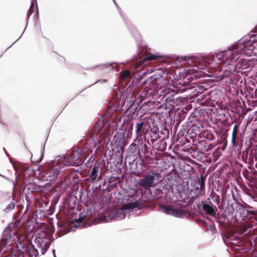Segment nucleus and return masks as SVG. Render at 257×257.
<instances>
[{"label": "nucleus", "mask_w": 257, "mask_h": 257, "mask_svg": "<svg viewBox=\"0 0 257 257\" xmlns=\"http://www.w3.org/2000/svg\"><path fill=\"white\" fill-rule=\"evenodd\" d=\"M241 55L257 56V34L251 32L247 37L240 40L238 43L216 55L215 59L227 63L237 60Z\"/></svg>", "instance_id": "nucleus-1"}, {"label": "nucleus", "mask_w": 257, "mask_h": 257, "mask_svg": "<svg viewBox=\"0 0 257 257\" xmlns=\"http://www.w3.org/2000/svg\"><path fill=\"white\" fill-rule=\"evenodd\" d=\"M148 81L149 83V85L140 94V101L142 102L148 100V101L154 102L160 97H162L161 100H162L172 90L171 88L162 85V83L166 81L165 77L163 75L151 76Z\"/></svg>", "instance_id": "nucleus-2"}, {"label": "nucleus", "mask_w": 257, "mask_h": 257, "mask_svg": "<svg viewBox=\"0 0 257 257\" xmlns=\"http://www.w3.org/2000/svg\"><path fill=\"white\" fill-rule=\"evenodd\" d=\"M54 230L52 227L47 228L37 232L35 236H33L36 245L31 243L27 247V252L30 257H38L39 253L43 255L47 252L54 240L53 237Z\"/></svg>", "instance_id": "nucleus-3"}, {"label": "nucleus", "mask_w": 257, "mask_h": 257, "mask_svg": "<svg viewBox=\"0 0 257 257\" xmlns=\"http://www.w3.org/2000/svg\"><path fill=\"white\" fill-rule=\"evenodd\" d=\"M59 159L52 160L47 165L46 169L44 172V176L47 181L52 183L56 182L57 180L58 175L66 167L65 165L63 164L62 157H58Z\"/></svg>", "instance_id": "nucleus-4"}, {"label": "nucleus", "mask_w": 257, "mask_h": 257, "mask_svg": "<svg viewBox=\"0 0 257 257\" xmlns=\"http://www.w3.org/2000/svg\"><path fill=\"white\" fill-rule=\"evenodd\" d=\"M59 159L52 160L47 165L46 169L44 172V176L47 181L52 183L56 182L57 180L58 175L66 167L65 165L63 164L62 157H58Z\"/></svg>", "instance_id": "nucleus-5"}, {"label": "nucleus", "mask_w": 257, "mask_h": 257, "mask_svg": "<svg viewBox=\"0 0 257 257\" xmlns=\"http://www.w3.org/2000/svg\"><path fill=\"white\" fill-rule=\"evenodd\" d=\"M108 124L105 121L104 116H102L98 118L93 127V134L96 135V139L100 140V146L108 144L109 142L108 136L110 131L108 128Z\"/></svg>", "instance_id": "nucleus-6"}, {"label": "nucleus", "mask_w": 257, "mask_h": 257, "mask_svg": "<svg viewBox=\"0 0 257 257\" xmlns=\"http://www.w3.org/2000/svg\"><path fill=\"white\" fill-rule=\"evenodd\" d=\"M163 57L162 55L147 53L146 51L140 49L138 55L135 57L136 60H134L132 64L136 69H138L142 64L146 65L147 63L152 60H158L159 58Z\"/></svg>", "instance_id": "nucleus-7"}, {"label": "nucleus", "mask_w": 257, "mask_h": 257, "mask_svg": "<svg viewBox=\"0 0 257 257\" xmlns=\"http://www.w3.org/2000/svg\"><path fill=\"white\" fill-rule=\"evenodd\" d=\"M62 160L66 167L79 166L83 163L81 151L78 148L74 149L69 156L62 158Z\"/></svg>", "instance_id": "nucleus-8"}, {"label": "nucleus", "mask_w": 257, "mask_h": 257, "mask_svg": "<svg viewBox=\"0 0 257 257\" xmlns=\"http://www.w3.org/2000/svg\"><path fill=\"white\" fill-rule=\"evenodd\" d=\"M224 51H222L221 52H220L219 53H216L215 55L213 56V61L216 63V64H218L220 66H223L225 67H227L228 66V68H227L225 70L226 71H229L230 73L234 72L235 71L237 68H238V69H245L247 68V62L245 60H243V61L241 62L240 61L242 60V59H240L239 61L236 63V60L231 62L229 63H227L225 62V60H221V62H220L218 60H216L215 58L216 56V55L218 54H220L222 52H223Z\"/></svg>", "instance_id": "nucleus-9"}, {"label": "nucleus", "mask_w": 257, "mask_h": 257, "mask_svg": "<svg viewBox=\"0 0 257 257\" xmlns=\"http://www.w3.org/2000/svg\"><path fill=\"white\" fill-rule=\"evenodd\" d=\"M146 101L144 102L142 105H140V101L138 100H135L133 103L131 104L127 110L128 115L130 118L132 119L136 118L138 116V113L141 108L145 105H147L148 103L151 102L148 101V100H145Z\"/></svg>", "instance_id": "nucleus-10"}, {"label": "nucleus", "mask_w": 257, "mask_h": 257, "mask_svg": "<svg viewBox=\"0 0 257 257\" xmlns=\"http://www.w3.org/2000/svg\"><path fill=\"white\" fill-rule=\"evenodd\" d=\"M150 128L149 118L147 117L140 119L137 122L135 133L137 136L141 135V133H147Z\"/></svg>", "instance_id": "nucleus-11"}, {"label": "nucleus", "mask_w": 257, "mask_h": 257, "mask_svg": "<svg viewBox=\"0 0 257 257\" xmlns=\"http://www.w3.org/2000/svg\"><path fill=\"white\" fill-rule=\"evenodd\" d=\"M159 175V174L157 171H153L152 175H146L144 178H141L139 181V184L145 189L151 188L154 185L155 177Z\"/></svg>", "instance_id": "nucleus-12"}, {"label": "nucleus", "mask_w": 257, "mask_h": 257, "mask_svg": "<svg viewBox=\"0 0 257 257\" xmlns=\"http://www.w3.org/2000/svg\"><path fill=\"white\" fill-rule=\"evenodd\" d=\"M12 241L10 234V230H5L3 232V237L0 240V252H6Z\"/></svg>", "instance_id": "nucleus-13"}, {"label": "nucleus", "mask_w": 257, "mask_h": 257, "mask_svg": "<svg viewBox=\"0 0 257 257\" xmlns=\"http://www.w3.org/2000/svg\"><path fill=\"white\" fill-rule=\"evenodd\" d=\"M161 209L162 211L167 215L178 218H182L183 216V212L181 210L175 208L170 205H162Z\"/></svg>", "instance_id": "nucleus-14"}, {"label": "nucleus", "mask_w": 257, "mask_h": 257, "mask_svg": "<svg viewBox=\"0 0 257 257\" xmlns=\"http://www.w3.org/2000/svg\"><path fill=\"white\" fill-rule=\"evenodd\" d=\"M100 162H96L93 166L89 175V179L93 183H95L99 181L101 177Z\"/></svg>", "instance_id": "nucleus-15"}, {"label": "nucleus", "mask_w": 257, "mask_h": 257, "mask_svg": "<svg viewBox=\"0 0 257 257\" xmlns=\"http://www.w3.org/2000/svg\"><path fill=\"white\" fill-rule=\"evenodd\" d=\"M75 173L73 172H69L68 174L66 175L64 177L63 179L59 181V187L62 189H66L69 187L71 184H76V182H74L75 180Z\"/></svg>", "instance_id": "nucleus-16"}, {"label": "nucleus", "mask_w": 257, "mask_h": 257, "mask_svg": "<svg viewBox=\"0 0 257 257\" xmlns=\"http://www.w3.org/2000/svg\"><path fill=\"white\" fill-rule=\"evenodd\" d=\"M69 225H72L75 227H76V225L73 223H71L70 224L69 222L64 221H60L58 222L57 225L59 229L57 230V233L59 237L62 236L72 230L71 228L68 227Z\"/></svg>", "instance_id": "nucleus-17"}, {"label": "nucleus", "mask_w": 257, "mask_h": 257, "mask_svg": "<svg viewBox=\"0 0 257 257\" xmlns=\"http://www.w3.org/2000/svg\"><path fill=\"white\" fill-rule=\"evenodd\" d=\"M125 209H123L122 207L121 208L118 209H115L111 212H110L107 218L105 219L107 220H120L124 218L126 216V213Z\"/></svg>", "instance_id": "nucleus-18"}, {"label": "nucleus", "mask_w": 257, "mask_h": 257, "mask_svg": "<svg viewBox=\"0 0 257 257\" xmlns=\"http://www.w3.org/2000/svg\"><path fill=\"white\" fill-rule=\"evenodd\" d=\"M210 200V199L208 198L206 203L203 204L202 210L206 214L214 216L216 214L217 207L211 200L209 201Z\"/></svg>", "instance_id": "nucleus-19"}, {"label": "nucleus", "mask_w": 257, "mask_h": 257, "mask_svg": "<svg viewBox=\"0 0 257 257\" xmlns=\"http://www.w3.org/2000/svg\"><path fill=\"white\" fill-rule=\"evenodd\" d=\"M203 128V125L200 122H197L192 124L191 126L188 129L187 133L191 135L194 134L195 136L202 134L201 129Z\"/></svg>", "instance_id": "nucleus-20"}, {"label": "nucleus", "mask_w": 257, "mask_h": 257, "mask_svg": "<svg viewBox=\"0 0 257 257\" xmlns=\"http://www.w3.org/2000/svg\"><path fill=\"white\" fill-rule=\"evenodd\" d=\"M194 145L195 146L196 150L200 151H208L210 150L209 146L207 145L205 140L202 139L199 140V139L195 140L193 141Z\"/></svg>", "instance_id": "nucleus-21"}, {"label": "nucleus", "mask_w": 257, "mask_h": 257, "mask_svg": "<svg viewBox=\"0 0 257 257\" xmlns=\"http://www.w3.org/2000/svg\"><path fill=\"white\" fill-rule=\"evenodd\" d=\"M142 204L140 202V201L136 200L133 202H130L124 204L122 208L125 209L126 211V214L129 213V210H132V209L138 208V209H141L142 207Z\"/></svg>", "instance_id": "nucleus-22"}, {"label": "nucleus", "mask_w": 257, "mask_h": 257, "mask_svg": "<svg viewBox=\"0 0 257 257\" xmlns=\"http://www.w3.org/2000/svg\"><path fill=\"white\" fill-rule=\"evenodd\" d=\"M204 188L200 187L199 185L192 183L190 185V194L192 198H198L201 195V191Z\"/></svg>", "instance_id": "nucleus-23"}, {"label": "nucleus", "mask_w": 257, "mask_h": 257, "mask_svg": "<svg viewBox=\"0 0 257 257\" xmlns=\"http://www.w3.org/2000/svg\"><path fill=\"white\" fill-rule=\"evenodd\" d=\"M241 142L240 135L239 134H232L231 137V144L233 148L238 149L240 147Z\"/></svg>", "instance_id": "nucleus-24"}, {"label": "nucleus", "mask_w": 257, "mask_h": 257, "mask_svg": "<svg viewBox=\"0 0 257 257\" xmlns=\"http://www.w3.org/2000/svg\"><path fill=\"white\" fill-rule=\"evenodd\" d=\"M176 99L177 98L175 97V91L172 90L168 95L165 96V98H164L162 101H164L168 104L173 105V102H175Z\"/></svg>", "instance_id": "nucleus-25"}, {"label": "nucleus", "mask_w": 257, "mask_h": 257, "mask_svg": "<svg viewBox=\"0 0 257 257\" xmlns=\"http://www.w3.org/2000/svg\"><path fill=\"white\" fill-rule=\"evenodd\" d=\"M207 175L204 173H201L200 176L198 178V183L196 184L199 185L202 188H205V181Z\"/></svg>", "instance_id": "nucleus-26"}, {"label": "nucleus", "mask_w": 257, "mask_h": 257, "mask_svg": "<svg viewBox=\"0 0 257 257\" xmlns=\"http://www.w3.org/2000/svg\"><path fill=\"white\" fill-rule=\"evenodd\" d=\"M77 198L75 196H71L68 198V203L71 208H74L77 204Z\"/></svg>", "instance_id": "nucleus-27"}, {"label": "nucleus", "mask_w": 257, "mask_h": 257, "mask_svg": "<svg viewBox=\"0 0 257 257\" xmlns=\"http://www.w3.org/2000/svg\"><path fill=\"white\" fill-rule=\"evenodd\" d=\"M202 137L208 141H212L214 139V136L210 131H206L201 134Z\"/></svg>", "instance_id": "nucleus-28"}, {"label": "nucleus", "mask_w": 257, "mask_h": 257, "mask_svg": "<svg viewBox=\"0 0 257 257\" xmlns=\"http://www.w3.org/2000/svg\"><path fill=\"white\" fill-rule=\"evenodd\" d=\"M194 57L192 56H181L180 58V60L181 62H189L190 61L191 62H193V60L194 59Z\"/></svg>", "instance_id": "nucleus-29"}, {"label": "nucleus", "mask_w": 257, "mask_h": 257, "mask_svg": "<svg viewBox=\"0 0 257 257\" xmlns=\"http://www.w3.org/2000/svg\"><path fill=\"white\" fill-rule=\"evenodd\" d=\"M249 173H250L251 179L250 181H248L252 182L257 178V171L254 169H251V170L250 171Z\"/></svg>", "instance_id": "nucleus-30"}, {"label": "nucleus", "mask_w": 257, "mask_h": 257, "mask_svg": "<svg viewBox=\"0 0 257 257\" xmlns=\"http://www.w3.org/2000/svg\"><path fill=\"white\" fill-rule=\"evenodd\" d=\"M243 191H244L245 193L248 195L249 196L251 197L252 198H254V194L251 192V191L245 185L243 186L241 188Z\"/></svg>", "instance_id": "nucleus-31"}, {"label": "nucleus", "mask_w": 257, "mask_h": 257, "mask_svg": "<svg viewBox=\"0 0 257 257\" xmlns=\"http://www.w3.org/2000/svg\"><path fill=\"white\" fill-rule=\"evenodd\" d=\"M249 172L250 171L246 169H244L242 171L243 175L247 181H250L251 179L250 173Z\"/></svg>", "instance_id": "nucleus-32"}, {"label": "nucleus", "mask_w": 257, "mask_h": 257, "mask_svg": "<svg viewBox=\"0 0 257 257\" xmlns=\"http://www.w3.org/2000/svg\"><path fill=\"white\" fill-rule=\"evenodd\" d=\"M15 206H16L15 202L12 201L10 203H9L7 205V206L6 207L4 211L8 212L10 211V210L14 209L15 207Z\"/></svg>", "instance_id": "nucleus-33"}, {"label": "nucleus", "mask_w": 257, "mask_h": 257, "mask_svg": "<svg viewBox=\"0 0 257 257\" xmlns=\"http://www.w3.org/2000/svg\"><path fill=\"white\" fill-rule=\"evenodd\" d=\"M213 202L219 207L220 198L218 196L213 195L211 199Z\"/></svg>", "instance_id": "nucleus-34"}, {"label": "nucleus", "mask_w": 257, "mask_h": 257, "mask_svg": "<svg viewBox=\"0 0 257 257\" xmlns=\"http://www.w3.org/2000/svg\"><path fill=\"white\" fill-rule=\"evenodd\" d=\"M131 76V73L129 71H122L120 73V76L122 79H125L130 77Z\"/></svg>", "instance_id": "nucleus-35"}, {"label": "nucleus", "mask_w": 257, "mask_h": 257, "mask_svg": "<svg viewBox=\"0 0 257 257\" xmlns=\"http://www.w3.org/2000/svg\"><path fill=\"white\" fill-rule=\"evenodd\" d=\"M188 119L189 120L190 122H192L193 121H195L198 119V117L196 115V113L195 112H192L191 115H190V117H189Z\"/></svg>", "instance_id": "nucleus-36"}, {"label": "nucleus", "mask_w": 257, "mask_h": 257, "mask_svg": "<svg viewBox=\"0 0 257 257\" xmlns=\"http://www.w3.org/2000/svg\"><path fill=\"white\" fill-rule=\"evenodd\" d=\"M151 141L152 143H154V142L157 141V140L159 139V135H158V134H152L151 135Z\"/></svg>", "instance_id": "nucleus-37"}, {"label": "nucleus", "mask_w": 257, "mask_h": 257, "mask_svg": "<svg viewBox=\"0 0 257 257\" xmlns=\"http://www.w3.org/2000/svg\"><path fill=\"white\" fill-rule=\"evenodd\" d=\"M184 70L188 74H193L196 71V70L194 68H191L190 67L185 69Z\"/></svg>", "instance_id": "nucleus-38"}, {"label": "nucleus", "mask_w": 257, "mask_h": 257, "mask_svg": "<svg viewBox=\"0 0 257 257\" xmlns=\"http://www.w3.org/2000/svg\"><path fill=\"white\" fill-rule=\"evenodd\" d=\"M239 124H235L233 126L232 134H238Z\"/></svg>", "instance_id": "nucleus-39"}, {"label": "nucleus", "mask_w": 257, "mask_h": 257, "mask_svg": "<svg viewBox=\"0 0 257 257\" xmlns=\"http://www.w3.org/2000/svg\"><path fill=\"white\" fill-rule=\"evenodd\" d=\"M34 7H30L29 8V17L30 16V15H31L34 13Z\"/></svg>", "instance_id": "nucleus-40"}, {"label": "nucleus", "mask_w": 257, "mask_h": 257, "mask_svg": "<svg viewBox=\"0 0 257 257\" xmlns=\"http://www.w3.org/2000/svg\"><path fill=\"white\" fill-rule=\"evenodd\" d=\"M147 147V145L146 144L144 145L143 148H141V152L143 153H146V149Z\"/></svg>", "instance_id": "nucleus-41"}, {"label": "nucleus", "mask_w": 257, "mask_h": 257, "mask_svg": "<svg viewBox=\"0 0 257 257\" xmlns=\"http://www.w3.org/2000/svg\"><path fill=\"white\" fill-rule=\"evenodd\" d=\"M112 1H113L114 4V5H115V7L117 8V9H118V10L119 11V13L120 14V15H121V17H123V16H122V14H121V12H120V9H119V8L118 6V5H117V4L116 3V2H115V1L114 0H112Z\"/></svg>", "instance_id": "nucleus-42"}, {"label": "nucleus", "mask_w": 257, "mask_h": 257, "mask_svg": "<svg viewBox=\"0 0 257 257\" xmlns=\"http://www.w3.org/2000/svg\"><path fill=\"white\" fill-rule=\"evenodd\" d=\"M140 82H141L142 84H144L147 83V81L144 79V78H141Z\"/></svg>", "instance_id": "nucleus-43"}, {"label": "nucleus", "mask_w": 257, "mask_h": 257, "mask_svg": "<svg viewBox=\"0 0 257 257\" xmlns=\"http://www.w3.org/2000/svg\"><path fill=\"white\" fill-rule=\"evenodd\" d=\"M106 82V80L105 79H100V80L97 81L95 83L99 82V83H105Z\"/></svg>", "instance_id": "nucleus-44"}, {"label": "nucleus", "mask_w": 257, "mask_h": 257, "mask_svg": "<svg viewBox=\"0 0 257 257\" xmlns=\"http://www.w3.org/2000/svg\"><path fill=\"white\" fill-rule=\"evenodd\" d=\"M34 1H35V0H32L31 1V6H30L31 7H34V5H35ZM35 1L37 2L36 0H35Z\"/></svg>", "instance_id": "nucleus-45"}, {"label": "nucleus", "mask_w": 257, "mask_h": 257, "mask_svg": "<svg viewBox=\"0 0 257 257\" xmlns=\"http://www.w3.org/2000/svg\"><path fill=\"white\" fill-rule=\"evenodd\" d=\"M3 150L6 154V155H7V157H10V154H9V153L6 151V149L5 148H3Z\"/></svg>", "instance_id": "nucleus-46"}, {"label": "nucleus", "mask_w": 257, "mask_h": 257, "mask_svg": "<svg viewBox=\"0 0 257 257\" xmlns=\"http://www.w3.org/2000/svg\"><path fill=\"white\" fill-rule=\"evenodd\" d=\"M157 192H158L159 194H163V192L161 191L160 189L156 190L155 193H156Z\"/></svg>", "instance_id": "nucleus-47"}, {"label": "nucleus", "mask_w": 257, "mask_h": 257, "mask_svg": "<svg viewBox=\"0 0 257 257\" xmlns=\"http://www.w3.org/2000/svg\"><path fill=\"white\" fill-rule=\"evenodd\" d=\"M115 63V62H112V63L108 64L107 65H108L109 66H110L111 67V69H113V65Z\"/></svg>", "instance_id": "nucleus-48"}, {"label": "nucleus", "mask_w": 257, "mask_h": 257, "mask_svg": "<svg viewBox=\"0 0 257 257\" xmlns=\"http://www.w3.org/2000/svg\"><path fill=\"white\" fill-rule=\"evenodd\" d=\"M151 132L152 133V134H158L157 133V131L156 130H153L152 129H151Z\"/></svg>", "instance_id": "nucleus-49"}, {"label": "nucleus", "mask_w": 257, "mask_h": 257, "mask_svg": "<svg viewBox=\"0 0 257 257\" xmlns=\"http://www.w3.org/2000/svg\"><path fill=\"white\" fill-rule=\"evenodd\" d=\"M52 252H53V254L54 255V257H57L56 255V253H55V250L54 249H53L52 250Z\"/></svg>", "instance_id": "nucleus-50"}, {"label": "nucleus", "mask_w": 257, "mask_h": 257, "mask_svg": "<svg viewBox=\"0 0 257 257\" xmlns=\"http://www.w3.org/2000/svg\"><path fill=\"white\" fill-rule=\"evenodd\" d=\"M225 238H228V237L227 236H225L224 237H223V239L225 243L226 242Z\"/></svg>", "instance_id": "nucleus-51"}, {"label": "nucleus", "mask_w": 257, "mask_h": 257, "mask_svg": "<svg viewBox=\"0 0 257 257\" xmlns=\"http://www.w3.org/2000/svg\"><path fill=\"white\" fill-rule=\"evenodd\" d=\"M16 42H14L13 44L11 45V46H10L4 52H5L9 48H10V47H11V46L15 43Z\"/></svg>", "instance_id": "nucleus-52"}, {"label": "nucleus", "mask_w": 257, "mask_h": 257, "mask_svg": "<svg viewBox=\"0 0 257 257\" xmlns=\"http://www.w3.org/2000/svg\"><path fill=\"white\" fill-rule=\"evenodd\" d=\"M247 229H246L245 232H246V233H249L250 231H251V230H249V231L247 232Z\"/></svg>", "instance_id": "nucleus-53"}, {"label": "nucleus", "mask_w": 257, "mask_h": 257, "mask_svg": "<svg viewBox=\"0 0 257 257\" xmlns=\"http://www.w3.org/2000/svg\"><path fill=\"white\" fill-rule=\"evenodd\" d=\"M0 176H2V177H3V178H4L6 179V177H5V176H3V175H1V174H0Z\"/></svg>", "instance_id": "nucleus-54"}, {"label": "nucleus", "mask_w": 257, "mask_h": 257, "mask_svg": "<svg viewBox=\"0 0 257 257\" xmlns=\"http://www.w3.org/2000/svg\"><path fill=\"white\" fill-rule=\"evenodd\" d=\"M96 146V143H94V146Z\"/></svg>", "instance_id": "nucleus-55"}, {"label": "nucleus", "mask_w": 257, "mask_h": 257, "mask_svg": "<svg viewBox=\"0 0 257 257\" xmlns=\"http://www.w3.org/2000/svg\"><path fill=\"white\" fill-rule=\"evenodd\" d=\"M119 107H120L119 106H118V107H117L115 108V109H119Z\"/></svg>", "instance_id": "nucleus-56"}, {"label": "nucleus", "mask_w": 257, "mask_h": 257, "mask_svg": "<svg viewBox=\"0 0 257 257\" xmlns=\"http://www.w3.org/2000/svg\"><path fill=\"white\" fill-rule=\"evenodd\" d=\"M20 38H21V36H20V37L15 41L16 42L17 41H18Z\"/></svg>", "instance_id": "nucleus-57"}, {"label": "nucleus", "mask_w": 257, "mask_h": 257, "mask_svg": "<svg viewBox=\"0 0 257 257\" xmlns=\"http://www.w3.org/2000/svg\"><path fill=\"white\" fill-rule=\"evenodd\" d=\"M186 89H188V88H186V89L184 88V89H183V90H186Z\"/></svg>", "instance_id": "nucleus-58"}, {"label": "nucleus", "mask_w": 257, "mask_h": 257, "mask_svg": "<svg viewBox=\"0 0 257 257\" xmlns=\"http://www.w3.org/2000/svg\"><path fill=\"white\" fill-rule=\"evenodd\" d=\"M186 89H188V88H186V89L184 88V89H183V90H186Z\"/></svg>", "instance_id": "nucleus-59"}, {"label": "nucleus", "mask_w": 257, "mask_h": 257, "mask_svg": "<svg viewBox=\"0 0 257 257\" xmlns=\"http://www.w3.org/2000/svg\"><path fill=\"white\" fill-rule=\"evenodd\" d=\"M187 123H188V122H186V123H187V126L189 125V124H188Z\"/></svg>", "instance_id": "nucleus-60"}, {"label": "nucleus", "mask_w": 257, "mask_h": 257, "mask_svg": "<svg viewBox=\"0 0 257 257\" xmlns=\"http://www.w3.org/2000/svg\"><path fill=\"white\" fill-rule=\"evenodd\" d=\"M37 9H38V7H37ZM37 12H38V9L37 10Z\"/></svg>", "instance_id": "nucleus-61"}, {"label": "nucleus", "mask_w": 257, "mask_h": 257, "mask_svg": "<svg viewBox=\"0 0 257 257\" xmlns=\"http://www.w3.org/2000/svg\"><path fill=\"white\" fill-rule=\"evenodd\" d=\"M2 56V55L0 56V57H1Z\"/></svg>", "instance_id": "nucleus-62"}]
</instances>
